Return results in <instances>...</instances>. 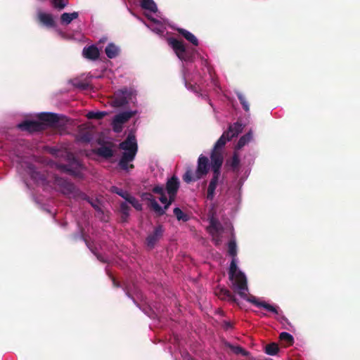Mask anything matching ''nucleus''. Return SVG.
I'll return each mask as SVG.
<instances>
[{
    "mask_svg": "<svg viewBox=\"0 0 360 360\" xmlns=\"http://www.w3.org/2000/svg\"><path fill=\"white\" fill-rule=\"evenodd\" d=\"M82 164L75 158L70 162L68 165L60 164L58 169L74 176H79L82 169Z\"/></svg>",
    "mask_w": 360,
    "mask_h": 360,
    "instance_id": "nucleus-6",
    "label": "nucleus"
},
{
    "mask_svg": "<svg viewBox=\"0 0 360 360\" xmlns=\"http://www.w3.org/2000/svg\"><path fill=\"white\" fill-rule=\"evenodd\" d=\"M168 44L171 46L176 56L181 61H191L196 53L195 48L186 45L184 41L174 37L167 39Z\"/></svg>",
    "mask_w": 360,
    "mask_h": 360,
    "instance_id": "nucleus-3",
    "label": "nucleus"
},
{
    "mask_svg": "<svg viewBox=\"0 0 360 360\" xmlns=\"http://www.w3.org/2000/svg\"><path fill=\"white\" fill-rule=\"evenodd\" d=\"M97 154L101 157L108 159L113 156L114 152L110 147L103 146L98 148Z\"/></svg>",
    "mask_w": 360,
    "mask_h": 360,
    "instance_id": "nucleus-28",
    "label": "nucleus"
},
{
    "mask_svg": "<svg viewBox=\"0 0 360 360\" xmlns=\"http://www.w3.org/2000/svg\"><path fill=\"white\" fill-rule=\"evenodd\" d=\"M200 179L201 177L195 172L193 173L191 170H187L183 176V180L186 183L195 181Z\"/></svg>",
    "mask_w": 360,
    "mask_h": 360,
    "instance_id": "nucleus-32",
    "label": "nucleus"
},
{
    "mask_svg": "<svg viewBox=\"0 0 360 360\" xmlns=\"http://www.w3.org/2000/svg\"><path fill=\"white\" fill-rule=\"evenodd\" d=\"M82 55L86 59L96 60L100 56V51L95 45L87 46L84 47Z\"/></svg>",
    "mask_w": 360,
    "mask_h": 360,
    "instance_id": "nucleus-16",
    "label": "nucleus"
},
{
    "mask_svg": "<svg viewBox=\"0 0 360 360\" xmlns=\"http://www.w3.org/2000/svg\"><path fill=\"white\" fill-rule=\"evenodd\" d=\"M224 328L226 330L229 329V328H232V324L230 322H225L224 323Z\"/></svg>",
    "mask_w": 360,
    "mask_h": 360,
    "instance_id": "nucleus-48",
    "label": "nucleus"
},
{
    "mask_svg": "<svg viewBox=\"0 0 360 360\" xmlns=\"http://www.w3.org/2000/svg\"><path fill=\"white\" fill-rule=\"evenodd\" d=\"M134 91L131 89L127 87L122 88L117 91L114 94V98L112 100V105L116 108L122 107L129 103V101L131 99Z\"/></svg>",
    "mask_w": 360,
    "mask_h": 360,
    "instance_id": "nucleus-4",
    "label": "nucleus"
},
{
    "mask_svg": "<svg viewBox=\"0 0 360 360\" xmlns=\"http://www.w3.org/2000/svg\"><path fill=\"white\" fill-rule=\"evenodd\" d=\"M68 4V0H52V5L58 11L63 10Z\"/></svg>",
    "mask_w": 360,
    "mask_h": 360,
    "instance_id": "nucleus-42",
    "label": "nucleus"
},
{
    "mask_svg": "<svg viewBox=\"0 0 360 360\" xmlns=\"http://www.w3.org/2000/svg\"><path fill=\"white\" fill-rule=\"evenodd\" d=\"M168 202L164 203V207H161L157 201L153 202V210L157 216H162L165 214L166 211L169 209V206Z\"/></svg>",
    "mask_w": 360,
    "mask_h": 360,
    "instance_id": "nucleus-27",
    "label": "nucleus"
},
{
    "mask_svg": "<svg viewBox=\"0 0 360 360\" xmlns=\"http://www.w3.org/2000/svg\"><path fill=\"white\" fill-rule=\"evenodd\" d=\"M180 187V181L175 175L169 178L165 184V190L167 193H177Z\"/></svg>",
    "mask_w": 360,
    "mask_h": 360,
    "instance_id": "nucleus-19",
    "label": "nucleus"
},
{
    "mask_svg": "<svg viewBox=\"0 0 360 360\" xmlns=\"http://www.w3.org/2000/svg\"><path fill=\"white\" fill-rule=\"evenodd\" d=\"M243 129V125L239 122H236L233 124H230L228 130L225 131L226 133H228L231 139L237 136L240 133L242 132Z\"/></svg>",
    "mask_w": 360,
    "mask_h": 360,
    "instance_id": "nucleus-22",
    "label": "nucleus"
},
{
    "mask_svg": "<svg viewBox=\"0 0 360 360\" xmlns=\"http://www.w3.org/2000/svg\"><path fill=\"white\" fill-rule=\"evenodd\" d=\"M236 96L242 105L243 110L245 112H248L250 110V106L244 95L241 92L238 91L236 92Z\"/></svg>",
    "mask_w": 360,
    "mask_h": 360,
    "instance_id": "nucleus-39",
    "label": "nucleus"
},
{
    "mask_svg": "<svg viewBox=\"0 0 360 360\" xmlns=\"http://www.w3.org/2000/svg\"><path fill=\"white\" fill-rule=\"evenodd\" d=\"M120 53V49L113 42H110L105 48V53L109 59H114Z\"/></svg>",
    "mask_w": 360,
    "mask_h": 360,
    "instance_id": "nucleus-21",
    "label": "nucleus"
},
{
    "mask_svg": "<svg viewBox=\"0 0 360 360\" xmlns=\"http://www.w3.org/2000/svg\"><path fill=\"white\" fill-rule=\"evenodd\" d=\"M221 175V172H212V177L210 181L207 191V198L212 200L214 197L215 190L219 182V179Z\"/></svg>",
    "mask_w": 360,
    "mask_h": 360,
    "instance_id": "nucleus-14",
    "label": "nucleus"
},
{
    "mask_svg": "<svg viewBox=\"0 0 360 360\" xmlns=\"http://www.w3.org/2000/svg\"><path fill=\"white\" fill-rule=\"evenodd\" d=\"M58 184L60 186L64 194H70L75 191V185L72 183L68 181L67 180L61 179L58 181Z\"/></svg>",
    "mask_w": 360,
    "mask_h": 360,
    "instance_id": "nucleus-23",
    "label": "nucleus"
},
{
    "mask_svg": "<svg viewBox=\"0 0 360 360\" xmlns=\"http://www.w3.org/2000/svg\"><path fill=\"white\" fill-rule=\"evenodd\" d=\"M91 205H92V207H96V205H94L93 203Z\"/></svg>",
    "mask_w": 360,
    "mask_h": 360,
    "instance_id": "nucleus-51",
    "label": "nucleus"
},
{
    "mask_svg": "<svg viewBox=\"0 0 360 360\" xmlns=\"http://www.w3.org/2000/svg\"><path fill=\"white\" fill-rule=\"evenodd\" d=\"M105 40H106V39H105V38H102V39H101L99 40V42H103V41H105Z\"/></svg>",
    "mask_w": 360,
    "mask_h": 360,
    "instance_id": "nucleus-50",
    "label": "nucleus"
},
{
    "mask_svg": "<svg viewBox=\"0 0 360 360\" xmlns=\"http://www.w3.org/2000/svg\"><path fill=\"white\" fill-rule=\"evenodd\" d=\"M279 351V347L276 343L268 344L265 347V352L269 355H276Z\"/></svg>",
    "mask_w": 360,
    "mask_h": 360,
    "instance_id": "nucleus-36",
    "label": "nucleus"
},
{
    "mask_svg": "<svg viewBox=\"0 0 360 360\" xmlns=\"http://www.w3.org/2000/svg\"><path fill=\"white\" fill-rule=\"evenodd\" d=\"M240 284L238 288L234 289V292H237L239 296L247 300L248 302L253 304L255 306L257 307H263L266 310L274 313L276 314H278V307H274L269 303H266L265 302H260L259 301L256 297L253 295H248V282L247 278H245L243 276H240Z\"/></svg>",
    "mask_w": 360,
    "mask_h": 360,
    "instance_id": "nucleus-2",
    "label": "nucleus"
},
{
    "mask_svg": "<svg viewBox=\"0 0 360 360\" xmlns=\"http://www.w3.org/2000/svg\"><path fill=\"white\" fill-rule=\"evenodd\" d=\"M226 346L231 349L236 354H241L243 356H248L249 355V352L240 346H234L229 342L226 343Z\"/></svg>",
    "mask_w": 360,
    "mask_h": 360,
    "instance_id": "nucleus-33",
    "label": "nucleus"
},
{
    "mask_svg": "<svg viewBox=\"0 0 360 360\" xmlns=\"http://www.w3.org/2000/svg\"><path fill=\"white\" fill-rule=\"evenodd\" d=\"M240 158L237 153H234L232 158L226 160V165L230 167L233 171H238L240 166Z\"/></svg>",
    "mask_w": 360,
    "mask_h": 360,
    "instance_id": "nucleus-25",
    "label": "nucleus"
},
{
    "mask_svg": "<svg viewBox=\"0 0 360 360\" xmlns=\"http://www.w3.org/2000/svg\"><path fill=\"white\" fill-rule=\"evenodd\" d=\"M169 197L167 198V202L169 205H172L176 199L177 193H167Z\"/></svg>",
    "mask_w": 360,
    "mask_h": 360,
    "instance_id": "nucleus-46",
    "label": "nucleus"
},
{
    "mask_svg": "<svg viewBox=\"0 0 360 360\" xmlns=\"http://www.w3.org/2000/svg\"><path fill=\"white\" fill-rule=\"evenodd\" d=\"M228 253L232 258L237 255V245L235 239H231L228 243Z\"/></svg>",
    "mask_w": 360,
    "mask_h": 360,
    "instance_id": "nucleus-35",
    "label": "nucleus"
},
{
    "mask_svg": "<svg viewBox=\"0 0 360 360\" xmlns=\"http://www.w3.org/2000/svg\"><path fill=\"white\" fill-rule=\"evenodd\" d=\"M136 111H124L116 115L112 121L113 129L116 132H119L122 129V125L126 123L130 118L136 114Z\"/></svg>",
    "mask_w": 360,
    "mask_h": 360,
    "instance_id": "nucleus-7",
    "label": "nucleus"
},
{
    "mask_svg": "<svg viewBox=\"0 0 360 360\" xmlns=\"http://www.w3.org/2000/svg\"><path fill=\"white\" fill-rule=\"evenodd\" d=\"M111 280H112V285L115 288H119L120 287V283L115 279V277H113L112 276H110Z\"/></svg>",
    "mask_w": 360,
    "mask_h": 360,
    "instance_id": "nucleus-47",
    "label": "nucleus"
},
{
    "mask_svg": "<svg viewBox=\"0 0 360 360\" xmlns=\"http://www.w3.org/2000/svg\"><path fill=\"white\" fill-rule=\"evenodd\" d=\"M79 17V13L74 11L72 13H63L60 15V23L63 25H68L74 20Z\"/></svg>",
    "mask_w": 360,
    "mask_h": 360,
    "instance_id": "nucleus-24",
    "label": "nucleus"
},
{
    "mask_svg": "<svg viewBox=\"0 0 360 360\" xmlns=\"http://www.w3.org/2000/svg\"><path fill=\"white\" fill-rule=\"evenodd\" d=\"M152 191L154 193L159 194L160 195L159 198V200L162 204L167 202V197L165 195V188L162 186H160V185L155 186L153 188Z\"/></svg>",
    "mask_w": 360,
    "mask_h": 360,
    "instance_id": "nucleus-29",
    "label": "nucleus"
},
{
    "mask_svg": "<svg viewBox=\"0 0 360 360\" xmlns=\"http://www.w3.org/2000/svg\"><path fill=\"white\" fill-rule=\"evenodd\" d=\"M173 212L179 221H187L188 220L187 214H184L179 207H175Z\"/></svg>",
    "mask_w": 360,
    "mask_h": 360,
    "instance_id": "nucleus-38",
    "label": "nucleus"
},
{
    "mask_svg": "<svg viewBox=\"0 0 360 360\" xmlns=\"http://www.w3.org/2000/svg\"><path fill=\"white\" fill-rule=\"evenodd\" d=\"M21 131L29 132L40 131L43 130V124L37 121L25 120L18 124Z\"/></svg>",
    "mask_w": 360,
    "mask_h": 360,
    "instance_id": "nucleus-10",
    "label": "nucleus"
},
{
    "mask_svg": "<svg viewBox=\"0 0 360 360\" xmlns=\"http://www.w3.org/2000/svg\"><path fill=\"white\" fill-rule=\"evenodd\" d=\"M120 148L124 151H136L138 150V145L136 137L134 134H129L127 139L120 143Z\"/></svg>",
    "mask_w": 360,
    "mask_h": 360,
    "instance_id": "nucleus-13",
    "label": "nucleus"
},
{
    "mask_svg": "<svg viewBox=\"0 0 360 360\" xmlns=\"http://www.w3.org/2000/svg\"><path fill=\"white\" fill-rule=\"evenodd\" d=\"M136 153V151H124L118 162L119 167L125 171L133 169L134 167V165L129 163L134 160Z\"/></svg>",
    "mask_w": 360,
    "mask_h": 360,
    "instance_id": "nucleus-9",
    "label": "nucleus"
},
{
    "mask_svg": "<svg viewBox=\"0 0 360 360\" xmlns=\"http://www.w3.org/2000/svg\"><path fill=\"white\" fill-rule=\"evenodd\" d=\"M252 139V131H249L246 133L245 135L242 136L238 140L236 148L239 150L242 148L244 146H245L248 143H249Z\"/></svg>",
    "mask_w": 360,
    "mask_h": 360,
    "instance_id": "nucleus-30",
    "label": "nucleus"
},
{
    "mask_svg": "<svg viewBox=\"0 0 360 360\" xmlns=\"http://www.w3.org/2000/svg\"><path fill=\"white\" fill-rule=\"evenodd\" d=\"M142 198L149 202L148 206L153 210V202L156 201L153 195L150 193H143L142 194Z\"/></svg>",
    "mask_w": 360,
    "mask_h": 360,
    "instance_id": "nucleus-44",
    "label": "nucleus"
},
{
    "mask_svg": "<svg viewBox=\"0 0 360 360\" xmlns=\"http://www.w3.org/2000/svg\"><path fill=\"white\" fill-rule=\"evenodd\" d=\"M107 113L105 112H94L90 111L87 113L86 117L89 119H96V120H101L103 119Z\"/></svg>",
    "mask_w": 360,
    "mask_h": 360,
    "instance_id": "nucleus-43",
    "label": "nucleus"
},
{
    "mask_svg": "<svg viewBox=\"0 0 360 360\" xmlns=\"http://www.w3.org/2000/svg\"><path fill=\"white\" fill-rule=\"evenodd\" d=\"M240 276L246 278L245 274L238 270L236 258H232L229 270V278L231 281L233 290L238 287L241 278Z\"/></svg>",
    "mask_w": 360,
    "mask_h": 360,
    "instance_id": "nucleus-5",
    "label": "nucleus"
},
{
    "mask_svg": "<svg viewBox=\"0 0 360 360\" xmlns=\"http://www.w3.org/2000/svg\"><path fill=\"white\" fill-rule=\"evenodd\" d=\"M141 6L148 11L146 14L148 19L150 20V24L145 25L151 30L153 32L158 34H163L165 30V20L158 15V7L153 0H141Z\"/></svg>",
    "mask_w": 360,
    "mask_h": 360,
    "instance_id": "nucleus-1",
    "label": "nucleus"
},
{
    "mask_svg": "<svg viewBox=\"0 0 360 360\" xmlns=\"http://www.w3.org/2000/svg\"><path fill=\"white\" fill-rule=\"evenodd\" d=\"M175 30L193 46H198L199 45L198 38L188 30L180 27L175 28Z\"/></svg>",
    "mask_w": 360,
    "mask_h": 360,
    "instance_id": "nucleus-20",
    "label": "nucleus"
},
{
    "mask_svg": "<svg viewBox=\"0 0 360 360\" xmlns=\"http://www.w3.org/2000/svg\"><path fill=\"white\" fill-rule=\"evenodd\" d=\"M281 319H282V320H283V321H284L285 322L288 323V319H287V318H286V317H285V316H282V318H281Z\"/></svg>",
    "mask_w": 360,
    "mask_h": 360,
    "instance_id": "nucleus-49",
    "label": "nucleus"
},
{
    "mask_svg": "<svg viewBox=\"0 0 360 360\" xmlns=\"http://www.w3.org/2000/svg\"><path fill=\"white\" fill-rule=\"evenodd\" d=\"M211 168L212 172H220L224 158L221 150L212 149L211 155Z\"/></svg>",
    "mask_w": 360,
    "mask_h": 360,
    "instance_id": "nucleus-11",
    "label": "nucleus"
},
{
    "mask_svg": "<svg viewBox=\"0 0 360 360\" xmlns=\"http://www.w3.org/2000/svg\"><path fill=\"white\" fill-rule=\"evenodd\" d=\"M231 140V139L229 137V135H228V133H226V131H224L215 143L213 149H216L217 150H221V149L226 145V142Z\"/></svg>",
    "mask_w": 360,
    "mask_h": 360,
    "instance_id": "nucleus-26",
    "label": "nucleus"
},
{
    "mask_svg": "<svg viewBox=\"0 0 360 360\" xmlns=\"http://www.w3.org/2000/svg\"><path fill=\"white\" fill-rule=\"evenodd\" d=\"M127 202L130 203L138 211H141L143 209L142 205L131 195L127 199Z\"/></svg>",
    "mask_w": 360,
    "mask_h": 360,
    "instance_id": "nucleus-41",
    "label": "nucleus"
},
{
    "mask_svg": "<svg viewBox=\"0 0 360 360\" xmlns=\"http://www.w3.org/2000/svg\"><path fill=\"white\" fill-rule=\"evenodd\" d=\"M280 340L286 344L285 346L292 345L294 343V338L292 335L286 332H282L279 335Z\"/></svg>",
    "mask_w": 360,
    "mask_h": 360,
    "instance_id": "nucleus-34",
    "label": "nucleus"
},
{
    "mask_svg": "<svg viewBox=\"0 0 360 360\" xmlns=\"http://www.w3.org/2000/svg\"><path fill=\"white\" fill-rule=\"evenodd\" d=\"M37 18L39 22L47 28H54L56 26L55 18L51 13L38 11Z\"/></svg>",
    "mask_w": 360,
    "mask_h": 360,
    "instance_id": "nucleus-12",
    "label": "nucleus"
},
{
    "mask_svg": "<svg viewBox=\"0 0 360 360\" xmlns=\"http://www.w3.org/2000/svg\"><path fill=\"white\" fill-rule=\"evenodd\" d=\"M164 231L163 226L160 224L155 228L152 233L147 236L146 244L150 249L154 248L156 243L162 237Z\"/></svg>",
    "mask_w": 360,
    "mask_h": 360,
    "instance_id": "nucleus-8",
    "label": "nucleus"
},
{
    "mask_svg": "<svg viewBox=\"0 0 360 360\" xmlns=\"http://www.w3.org/2000/svg\"><path fill=\"white\" fill-rule=\"evenodd\" d=\"M209 160L207 157L200 155L198 160V167L195 172L202 178L206 175L209 169Z\"/></svg>",
    "mask_w": 360,
    "mask_h": 360,
    "instance_id": "nucleus-17",
    "label": "nucleus"
},
{
    "mask_svg": "<svg viewBox=\"0 0 360 360\" xmlns=\"http://www.w3.org/2000/svg\"><path fill=\"white\" fill-rule=\"evenodd\" d=\"M39 119L48 125L56 127L60 120V116L53 112H41L39 115Z\"/></svg>",
    "mask_w": 360,
    "mask_h": 360,
    "instance_id": "nucleus-15",
    "label": "nucleus"
},
{
    "mask_svg": "<svg viewBox=\"0 0 360 360\" xmlns=\"http://www.w3.org/2000/svg\"><path fill=\"white\" fill-rule=\"evenodd\" d=\"M111 191L114 193L117 194L118 195L124 198L126 201L127 199L131 195V194L129 192L123 191L122 189L116 186H112L111 188Z\"/></svg>",
    "mask_w": 360,
    "mask_h": 360,
    "instance_id": "nucleus-40",
    "label": "nucleus"
},
{
    "mask_svg": "<svg viewBox=\"0 0 360 360\" xmlns=\"http://www.w3.org/2000/svg\"><path fill=\"white\" fill-rule=\"evenodd\" d=\"M219 226L220 224L217 220L214 219L210 220V227L215 231H218L219 230Z\"/></svg>",
    "mask_w": 360,
    "mask_h": 360,
    "instance_id": "nucleus-45",
    "label": "nucleus"
},
{
    "mask_svg": "<svg viewBox=\"0 0 360 360\" xmlns=\"http://www.w3.org/2000/svg\"><path fill=\"white\" fill-rule=\"evenodd\" d=\"M216 295L222 300H226L229 302L238 304V300L235 295L226 288H220L215 291Z\"/></svg>",
    "mask_w": 360,
    "mask_h": 360,
    "instance_id": "nucleus-18",
    "label": "nucleus"
},
{
    "mask_svg": "<svg viewBox=\"0 0 360 360\" xmlns=\"http://www.w3.org/2000/svg\"><path fill=\"white\" fill-rule=\"evenodd\" d=\"M130 207L124 202L120 203V212L121 213V220L122 222H126L129 216Z\"/></svg>",
    "mask_w": 360,
    "mask_h": 360,
    "instance_id": "nucleus-31",
    "label": "nucleus"
},
{
    "mask_svg": "<svg viewBox=\"0 0 360 360\" xmlns=\"http://www.w3.org/2000/svg\"><path fill=\"white\" fill-rule=\"evenodd\" d=\"M30 176L32 179L37 181H44L46 179L44 175L34 169V167L32 166L30 167Z\"/></svg>",
    "mask_w": 360,
    "mask_h": 360,
    "instance_id": "nucleus-37",
    "label": "nucleus"
}]
</instances>
